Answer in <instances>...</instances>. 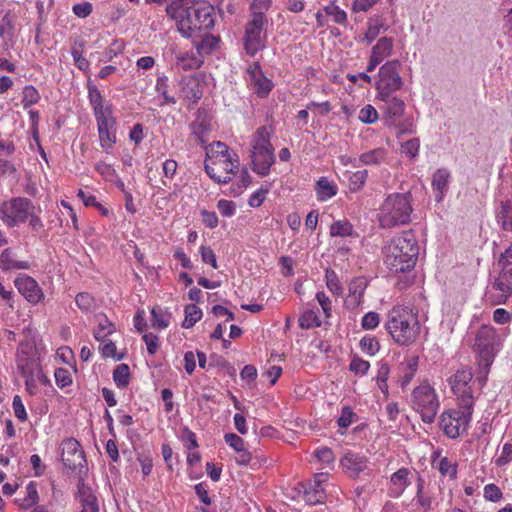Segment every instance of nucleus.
I'll return each instance as SVG.
<instances>
[{"instance_id": "13", "label": "nucleus", "mask_w": 512, "mask_h": 512, "mask_svg": "<svg viewBox=\"0 0 512 512\" xmlns=\"http://www.w3.org/2000/svg\"><path fill=\"white\" fill-rule=\"evenodd\" d=\"M266 23L265 14H251V19L246 24L244 36V48L248 55L254 56L265 47L264 27Z\"/></svg>"}, {"instance_id": "52", "label": "nucleus", "mask_w": 512, "mask_h": 512, "mask_svg": "<svg viewBox=\"0 0 512 512\" xmlns=\"http://www.w3.org/2000/svg\"><path fill=\"white\" fill-rule=\"evenodd\" d=\"M324 12L326 15L330 16L332 21L336 24L345 25L347 23V13L334 2L326 5Z\"/></svg>"}, {"instance_id": "49", "label": "nucleus", "mask_w": 512, "mask_h": 512, "mask_svg": "<svg viewBox=\"0 0 512 512\" xmlns=\"http://www.w3.org/2000/svg\"><path fill=\"white\" fill-rule=\"evenodd\" d=\"M151 316V322L154 328L163 330L170 324V315L159 307L152 308Z\"/></svg>"}, {"instance_id": "53", "label": "nucleus", "mask_w": 512, "mask_h": 512, "mask_svg": "<svg viewBox=\"0 0 512 512\" xmlns=\"http://www.w3.org/2000/svg\"><path fill=\"white\" fill-rule=\"evenodd\" d=\"M75 303L83 313L92 312L96 306L95 298L87 292L78 293L75 297Z\"/></svg>"}, {"instance_id": "37", "label": "nucleus", "mask_w": 512, "mask_h": 512, "mask_svg": "<svg viewBox=\"0 0 512 512\" xmlns=\"http://www.w3.org/2000/svg\"><path fill=\"white\" fill-rule=\"evenodd\" d=\"M440 457V451H435L433 453V466H435L439 473L443 477H448L451 480L456 479L457 477V468L458 465L456 462L451 461L447 457H441L438 462H436V458Z\"/></svg>"}, {"instance_id": "41", "label": "nucleus", "mask_w": 512, "mask_h": 512, "mask_svg": "<svg viewBox=\"0 0 512 512\" xmlns=\"http://www.w3.org/2000/svg\"><path fill=\"white\" fill-rule=\"evenodd\" d=\"M200 36L201 40L195 41L194 46L196 47V51L200 53L202 57L203 54H210L216 47H218L221 41L220 37H215L208 33Z\"/></svg>"}, {"instance_id": "36", "label": "nucleus", "mask_w": 512, "mask_h": 512, "mask_svg": "<svg viewBox=\"0 0 512 512\" xmlns=\"http://www.w3.org/2000/svg\"><path fill=\"white\" fill-rule=\"evenodd\" d=\"M315 192L317 200L320 202H325L337 194L338 187L334 181L329 180L327 177H321L316 182Z\"/></svg>"}, {"instance_id": "21", "label": "nucleus", "mask_w": 512, "mask_h": 512, "mask_svg": "<svg viewBox=\"0 0 512 512\" xmlns=\"http://www.w3.org/2000/svg\"><path fill=\"white\" fill-rule=\"evenodd\" d=\"M203 95L200 79L193 75L183 76L179 81V97L197 103Z\"/></svg>"}, {"instance_id": "31", "label": "nucleus", "mask_w": 512, "mask_h": 512, "mask_svg": "<svg viewBox=\"0 0 512 512\" xmlns=\"http://www.w3.org/2000/svg\"><path fill=\"white\" fill-rule=\"evenodd\" d=\"M450 177L451 174L446 168H440L433 174L432 189L437 202L442 201L445 197L448 191Z\"/></svg>"}, {"instance_id": "3", "label": "nucleus", "mask_w": 512, "mask_h": 512, "mask_svg": "<svg viewBox=\"0 0 512 512\" xmlns=\"http://www.w3.org/2000/svg\"><path fill=\"white\" fill-rule=\"evenodd\" d=\"M384 328L398 345H411L420 332L418 315L408 307L396 305L387 312Z\"/></svg>"}, {"instance_id": "38", "label": "nucleus", "mask_w": 512, "mask_h": 512, "mask_svg": "<svg viewBox=\"0 0 512 512\" xmlns=\"http://www.w3.org/2000/svg\"><path fill=\"white\" fill-rule=\"evenodd\" d=\"M95 320L97 325L94 329L93 336L97 341L103 342L108 336L115 332V326L105 314H97Z\"/></svg>"}, {"instance_id": "63", "label": "nucleus", "mask_w": 512, "mask_h": 512, "mask_svg": "<svg viewBox=\"0 0 512 512\" xmlns=\"http://www.w3.org/2000/svg\"><path fill=\"white\" fill-rule=\"evenodd\" d=\"M358 118L365 124H373L379 119V115L375 107L370 104L365 105L359 111Z\"/></svg>"}, {"instance_id": "30", "label": "nucleus", "mask_w": 512, "mask_h": 512, "mask_svg": "<svg viewBox=\"0 0 512 512\" xmlns=\"http://www.w3.org/2000/svg\"><path fill=\"white\" fill-rule=\"evenodd\" d=\"M413 501L418 507L422 508L425 512L433 509L434 505H438L434 495L425 489V482L422 477H418L416 483V494Z\"/></svg>"}, {"instance_id": "23", "label": "nucleus", "mask_w": 512, "mask_h": 512, "mask_svg": "<svg viewBox=\"0 0 512 512\" xmlns=\"http://www.w3.org/2000/svg\"><path fill=\"white\" fill-rule=\"evenodd\" d=\"M248 74L250 76L251 86L257 96L261 98L267 97L274 85L273 82L263 74L259 63H254L250 66Z\"/></svg>"}, {"instance_id": "32", "label": "nucleus", "mask_w": 512, "mask_h": 512, "mask_svg": "<svg viewBox=\"0 0 512 512\" xmlns=\"http://www.w3.org/2000/svg\"><path fill=\"white\" fill-rule=\"evenodd\" d=\"M29 268V262L18 260L17 255L12 248H6L2 251L0 255V269L3 272L27 270Z\"/></svg>"}, {"instance_id": "6", "label": "nucleus", "mask_w": 512, "mask_h": 512, "mask_svg": "<svg viewBox=\"0 0 512 512\" xmlns=\"http://www.w3.org/2000/svg\"><path fill=\"white\" fill-rule=\"evenodd\" d=\"M488 373L484 369H479V375L473 379L471 370L462 368L449 378V384L457 398L458 405L468 407V409L474 408L476 398L486 385Z\"/></svg>"}, {"instance_id": "40", "label": "nucleus", "mask_w": 512, "mask_h": 512, "mask_svg": "<svg viewBox=\"0 0 512 512\" xmlns=\"http://www.w3.org/2000/svg\"><path fill=\"white\" fill-rule=\"evenodd\" d=\"M93 114L97 126L117 125V119L114 116L113 105L111 103L93 110Z\"/></svg>"}, {"instance_id": "12", "label": "nucleus", "mask_w": 512, "mask_h": 512, "mask_svg": "<svg viewBox=\"0 0 512 512\" xmlns=\"http://www.w3.org/2000/svg\"><path fill=\"white\" fill-rule=\"evenodd\" d=\"M512 296V262L504 264L498 277L487 287L486 300L491 305L505 304Z\"/></svg>"}, {"instance_id": "50", "label": "nucleus", "mask_w": 512, "mask_h": 512, "mask_svg": "<svg viewBox=\"0 0 512 512\" xmlns=\"http://www.w3.org/2000/svg\"><path fill=\"white\" fill-rule=\"evenodd\" d=\"M185 318L182 327L188 329L195 325L202 317L201 309L195 304H189L184 310Z\"/></svg>"}, {"instance_id": "18", "label": "nucleus", "mask_w": 512, "mask_h": 512, "mask_svg": "<svg viewBox=\"0 0 512 512\" xmlns=\"http://www.w3.org/2000/svg\"><path fill=\"white\" fill-rule=\"evenodd\" d=\"M18 292L32 305L44 299V292L37 281L26 274L19 275L14 280Z\"/></svg>"}, {"instance_id": "24", "label": "nucleus", "mask_w": 512, "mask_h": 512, "mask_svg": "<svg viewBox=\"0 0 512 512\" xmlns=\"http://www.w3.org/2000/svg\"><path fill=\"white\" fill-rule=\"evenodd\" d=\"M368 459L358 453L347 451L340 459V465L345 473L356 478L367 468Z\"/></svg>"}, {"instance_id": "9", "label": "nucleus", "mask_w": 512, "mask_h": 512, "mask_svg": "<svg viewBox=\"0 0 512 512\" xmlns=\"http://www.w3.org/2000/svg\"><path fill=\"white\" fill-rule=\"evenodd\" d=\"M410 403L423 422H434L440 408V400L435 388L427 380L412 390Z\"/></svg>"}, {"instance_id": "45", "label": "nucleus", "mask_w": 512, "mask_h": 512, "mask_svg": "<svg viewBox=\"0 0 512 512\" xmlns=\"http://www.w3.org/2000/svg\"><path fill=\"white\" fill-rule=\"evenodd\" d=\"M88 90V100L89 104L93 110L97 108L104 107L105 105L110 104V102L106 101L101 93V91L90 81L87 83Z\"/></svg>"}, {"instance_id": "16", "label": "nucleus", "mask_w": 512, "mask_h": 512, "mask_svg": "<svg viewBox=\"0 0 512 512\" xmlns=\"http://www.w3.org/2000/svg\"><path fill=\"white\" fill-rule=\"evenodd\" d=\"M61 460L72 471H86V457L80 443L74 438L64 439L60 444Z\"/></svg>"}, {"instance_id": "10", "label": "nucleus", "mask_w": 512, "mask_h": 512, "mask_svg": "<svg viewBox=\"0 0 512 512\" xmlns=\"http://www.w3.org/2000/svg\"><path fill=\"white\" fill-rule=\"evenodd\" d=\"M473 409L461 407L448 409L442 412L439 425L444 435L450 439H457L467 433L472 420Z\"/></svg>"}, {"instance_id": "28", "label": "nucleus", "mask_w": 512, "mask_h": 512, "mask_svg": "<svg viewBox=\"0 0 512 512\" xmlns=\"http://www.w3.org/2000/svg\"><path fill=\"white\" fill-rule=\"evenodd\" d=\"M419 367V356L413 355L404 359L399 366L398 382L402 388L408 386Z\"/></svg>"}, {"instance_id": "5", "label": "nucleus", "mask_w": 512, "mask_h": 512, "mask_svg": "<svg viewBox=\"0 0 512 512\" xmlns=\"http://www.w3.org/2000/svg\"><path fill=\"white\" fill-rule=\"evenodd\" d=\"M468 337L473 351L477 354L478 368L489 372L502 345V340L496 329L488 324H483L478 328L470 326Z\"/></svg>"}, {"instance_id": "46", "label": "nucleus", "mask_w": 512, "mask_h": 512, "mask_svg": "<svg viewBox=\"0 0 512 512\" xmlns=\"http://www.w3.org/2000/svg\"><path fill=\"white\" fill-rule=\"evenodd\" d=\"M298 323L302 329H311L320 327L322 320L314 310H305L300 314Z\"/></svg>"}, {"instance_id": "25", "label": "nucleus", "mask_w": 512, "mask_h": 512, "mask_svg": "<svg viewBox=\"0 0 512 512\" xmlns=\"http://www.w3.org/2000/svg\"><path fill=\"white\" fill-rule=\"evenodd\" d=\"M16 366L21 375L29 376L41 366L34 356L32 348H19L16 354Z\"/></svg>"}, {"instance_id": "55", "label": "nucleus", "mask_w": 512, "mask_h": 512, "mask_svg": "<svg viewBox=\"0 0 512 512\" xmlns=\"http://www.w3.org/2000/svg\"><path fill=\"white\" fill-rule=\"evenodd\" d=\"M270 189L271 183H266L265 185H262L259 189H257L250 195L248 199V205L252 208L260 207L265 201Z\"/></svg>"}, {"instance_id": "51", "label": "nucleus", "mask_w": 512, "mask_h": 512, "mask_svg": "<svg viewBox=\"0 0 512 512\" xmlns=\"http://www.w3.org/2000/svg\"><path fill=\"white\" fill-rule=\"evenodd\" d=\"M367 177H368V171L365 169L358 170L355 172H350L349 177H348L349 189L352 192H357V191L361 190L367 181Z\"/></svg>"}, {"instance_id": "20", "label": "nucleus", "mask_w": 512, "mask_h": 512, "mask_svg": "<svg viewBox=\"0 0 512 512\" xmlns=\"http://www.w3.org/2000/svg\"><path fill=\"white\" fill-rule=\"evenodd\" d=\"M170 50L174 57L175 67L180 70H194L203 64V57L197 51L184 50L178 45H173Z\"/></svg>"}, {"instance_id": "54", "label": "nucleus", "mask_w": 512, "mask_h": 512, "mask_svg": "<svg viewBox=\"0 0 512 512\" xmlns=\"http://www.w3.org/2000/svg\"><path fill=\"white\" fill-rule=\"evenodd\" d=\"M352 232L353 226L347 220H338L330 226V235L333 237H348Z\"/></svg>"}, {"instance_id": "8", "label": "nucleus", "mask_w": 512, "mask_h": 512, "mask_svg": "<svg viewBox=\"0 0 512 512\" xmlns=\"http://www.w3.org/2000/svg\"><path fill=\"white\" fill-rule=\"evenodd\" d=\"M273 132L272 127L261 126L251 136L252 169L262 177L270 173L271 166L276 160L274 147L271 143Z\"/></svg>"}, {"instance_id": "17", "label": "nucleus", "mask_w": 512, "mask_h": 512, "mask_svg": "<svg viewBox=\"0 0 512 512\" xmlns=\"http://www.w3.org/2000/svg\"><path fill=\"white\" fill-rule=\"evenodd\" d=\"M205 171L217 183L223 182L224 143L217 141L206 147Z\"/></svg>"}, {"instance_id": "56", "label": "nucleus", "mask_w": 512, "mask_h": 512, "mask_svg": "<svg viewBox=\"0 0 512 512\" xmlns=\"http://www.w3.org/2000/svg\"><path fill=\"white\" fill-rule=\"evenodd\" d=\"M23 98H22V105L24 109H27L35 104H37L41 96L38 92V90L33 85H26L23 88Z\"/></svg>"}, {"instance_id": "42", "label": "nucleus", "mask_w": 512, "mask_h": 512, "mask_svg": "<svg viewBox=\"0 0 512 512\" xmlns=\"http://www.w3.org/2000/svg\"><path fill=\"white\" fill-rule=\"evenodd\" d=\"M497 220L503 230L512 232V198L501 204L497 213Z\"/></svg>"}, {"instance_id": "33", "label": "nucleus", "mask_w": 512, "mask_h": 512, "mask_svg": "<svg viewBox=\"0 0 512 512\" xmlns=\"http://www.w3.org/2000/svg\"><path fill=\"white\" fill-rule=\"evenodd\" d=\"M99 145L102 150L111 154L117 142V125L97 126Z\"/></svg>"}, {"instance_id": "64", "label": "nucleus", "mask_w": 512, "mask_h": 512, "mask_svg": "<svg viewBox=\"0 0 512 512\" xmlns=\"http://www.w3.org/2000/svg\"><path fill=\"white\" fill-rule=\"evenodd\" d=\"M94 168L106 181H113L117 177V172L114 167L104 161H98Z\"/></svg>"}, {"instance_id": "14", "label": "nucleus", "mask_w": 512, "mask_h": 512, "mask_svg": "<svg viewBox=\"0 0 512 512\" xmlns=\"http://www.w3.org/2000/svg\"><path fill=\"white\" fill-rule=\"evenodd\" d=\"M231 180L230 193L238 196L250 185L251 176L246 167L240 168L239 157L226 148V184Z\"/></svg>"}, {"instance_id": "22", "label": "nucleus", "mask_w": 512, "mask_h": 512, "mask_svg": "<svg viewBox=\"0 0 512 512\" xmlns=\"http://www.w3.org/2000/svg\"><path fill=\"white\" fill-rule=\"evenodd\" d=\"M413 478V470L402 467L391 474L389 478L390 487L388 489L389 496L393 498L400 497L405 490L411 485Z\"/></svg>"}, {"instance_id": "62", "label": "nucleus", "mask_w": 512, "mask_h": 512, "mask_svg": "<svg viewBox=\"0 0 512 512\" xmlns=\"http://www.w3.org/2000/svg\"><path fill=\"white\" fill-rule=\"evenodd\" d=\"M54 377H55L56 385L60 389L68 387V386L72 385V383H73L72 374L66 368H62V367L57 368L54 372Z\"/></svg>"}, {"instance_id": "11", "label": "nucleus", "mask_w": 512, "mask_h": 512, "mask_svg": "<svg viewBox=\"0 0 512 512\" xmlns=\"http://www.w3.org/2000/svg\"><path fill=\"white\" fill-rule=\"evenodd\" d=\"M400 67L399 60L386 61L380 66L375 82L377 98H387L402 88L404 81L400 76Z\"/></svg>"}, {"instance_id": "61", "label": "nucleus", "mask_w": 512, "mask_h": 512, "mask_svg": "<svg viewBox=\"0 0 512 512\" xmlns=\"http://www.w3.org/2000/svg\"><path fill=\"white\" fill-rule=\"evenodd\" d=\"M326 286L331 293L340 296L343 293V287L338 279L337 274L333 270H327L325 273Z\"/></svg>"}, {"instance_id": "29", "label": "nucleus", "mask_w": 512, "mask_h": 512, "mask_svg": "<svg viewBox=\"0 0 512 512\" xmlns=\"http://www.w3.org/2000/svg\"><path fill=\"white\" fill-rule=\"evenodd\" d=\"M367 288V280L364 277L354 278L348 288V296L346 303L351 308L358 307L362 301L364 292Z\"/></svg>"}, {"instance_id": "4", "label": "nucleus", "mask_w": 512, "mask_h": 512, "mask_svg": "<svg viewBox=\"0 0 512 512\" xmlns=\"http://www.w3.org/2000/svg\"><path fill=\"white\" fill-rule=\"evenodd\" d=\"M40 213L41 208L36 207L32 200L26 197H13L0 204V219L9 228L29 220L31 230L39 233L44 229Z\"/></svg>"}, {"instance_id": "15", "label": "nucleus", "mask_w": 512, "mask_h": 512, "mask_svg": "<svg viewBox=\"0 0 512 512\" xmlns=\"http://www.w3.org/2000/svg\"><path fill=\"white\" fill-rule=\"evenodd\" d=\"M384 102V113L385 119L388 126H396L398 134L414 133L415 126L412 121H405L399 124V120L402 118L405 110V103L402 99L390 94L387 98H378Z\"/></svg>"}, {"instance_id": "58", "label": "nucleus", "mask_w": 512, "mask_h": 512, "mask_svg": "<svg viewBox=\"0 0 512 512\" xmlns=\"http://www.w3.org/2000/svg\"><path fill=\"white\" fill-rule=\"evenodd\" d=\"M420 141L418 138H411L401 143V153L409 159H415L419 154Z\"/></svg>"}, {"instance_id": "43", "label": "nucleus", "mask_w": 512, "mask_h": 512, "mask_svg": "<svg viewBox=\"0 0 512 512\" xmlns=\"http://www.w3.org/2000/svg\"><path fill=\"white\" fill-rule=\"evenodd\" d=\"M326 498L324 488L309 483L304 489V500L307 504L316 505L323 503Z\"/></svg>"}, {"instance_id": "35", "label": "nucleus", "mask_w": 512, "mask_h": 512, "mask_svg": "<svg viewBox=\"0 0 512 512\" xmlns=\"http://www.w3.org/2000/svg\"><path fill=\"white\" fill-rule=\"evenodd\" d=\"M389 151L384 147H377L359 155L358 161L361 165H381L387 161Z\"/></svg>"}, {"instance_id": "59", "label": "nucleus", "mask_w": 512, "mask_h": 512, "mask_svg": "<svg viewBox=\"0 0 512 512\" xmlns=\"http://www.w3.org/2000/svg\"><path fill=\"white\" fill-rule=\"evenodd\" d=\"M360 348L361 350L370 355L374 356L376 353H378L380 349V344L378 340L374 336L366 335L360 340Z\"/></svg>"}, {"instance_id": "1", "label": "nucleus", "mask_w": 512, "mask_h": 512, "mask_svg": "<svg viewBox=\"0 0 512 512\" xmlns=\"http://www.w3.org/2000/svg\"><path fill=\"white\" fill-rule=\"evenodd\" d=\"M166 12L185 38L200 35L215 25L214 7L206 0H172Z\"/></svg>"}, {"instance_id": "7", "label": "nucleus", "mask_w": 512, "mask_h": 512, "mask_svg": "<svg viewBox=\"0 0 512 512\" xmlns=\"http://www.w3.org/2000/svg\"><path fill=\"white\" fill-rule=\"evenodd\" d=\"M412 211L410 193H391L380 205L377 219L382 228L406 225L411 221Z\"/></svg>"}, {"instance_id": "34", "label": "nucleus", "mask_w": 512, "mask_h": 512, "mask_svg": "<svg viewBox=\"0 0 512 512\" xmlns=\"http://www.w3.org/2000/svg\"><path fill=\"white\" fill-rule=\"evenodd\" d=\"M40 500L37 490V483L34 481L29 482L25 488V495L23 497L15 498L14 502L21 510H27L38 506Z\"/></svg>"}, {"instance_id": "19", "label": "nucleus", "mask_w": 512, "mask_h": 512, "mask_svg": "<svg viewBox=\"0 0 512 512\" xmlns=\"http://www.w3.org/2000/svg\"><path fill=\"white\" fill-rule=\"evenodd\" d=\"M394 49V39L383 36L372 46L371 54L367 64V72H373L378 65L392 55Z\"/></svg>"}, {"instance_id": "44", "label": "nucleus", "mask_w": 512, "mask_h": 512, "mask_svg": "<svg viewBox=\"0 0 512 512\" xmlns=\"http://www.w3.org/2000/svg\"><path fill=\"white\" fill-rule=\"evenodd\" d=\"M77 498L79 499L80 505L97 503L98 499L94 494L92 488L87 485L82 478L79 479Z\"/></svg>"}, {"instance_id": "47", "label": "nucleus", "mask_w": 512, "mask_h": 512, "mask_svg": "<svg viewBox=\"0 0 512 512\" xmlns=\"http://www.w3.org/2000/svg\"><path fill=\"white\" fill-rule=\"evenodd\" d=\"M113 381L118 388H125L130 382V368L127 364H119L113 371Z\"/></svg>"}, {"instance_id": "57", "label": "nucleus", "mask_w": 512, "mask_h": 512, "mask_svg": "<svg viewBox=\"0 0 512 512\" xmlns=\"http://www.w3.org/2000/svg\"><path fill=\"white\" fill-rule=\"evenodd\" d=\"M125 50V42L122 39L114 40L104 52V58L101 61L109 62L122 54Z\"/></svg>"}, {"instance_id": "39", "label": "nucleus", "mask_w": 512, "mask_h": 512, "mask_svg": "<svg viewBox=\"0 0 512 512\" xmlns=\"http://www.w3.org/2000/svg\"><path fill=\"white\" fill-rule=\"evenodd\" d=\"M386 29L387 27H385V22L382 17L369 19L363 41H366L367 44H371L380 35L381 31Z\"/></svg>"}, {"instance_id": "27", "label": "nucleus", "mask_w": 512, "mask_h": 512, "mask_svg": "<svg viewBox=\"0 0 512 512\" xmlns=\"http://www.w3.org/2000/svg\"><path fill=\"white\" fill-rule=\"evenodd\" d=\"M226 444L234 450L235 461L238 464L247 465L251 461V453L240 436L234 433H226Z\"/></svg>"}, {"instance_id": "2", "label": "nucleus", "mask_w": 512, "mask_h": 512, "mask_svg": "<svg viewBox=\"0 0 512 512\" xmlns=\"http://www.w3.org/2000/svg\"><path fill=\"white\" fill-rule=\"evenodd\" d=\"M419 254V246L415 235L405 231L394 237L383 249L384 264L394 274L412 270Z\"/></svg>"}, {"instance_id": "60", "label": "nucleus", "mask_w": 512, "mask_h": 512, "mask_svg": "<svg viewBox=\"0 0 512 512\" xmlns=\"http://www.w3.org/2000/svg\"><path fill=\"white\" fill-rule=\"evenodd\" d=\"M314 456L317 461L322 463L325 467H333L335 455L330 448L320 447L314 451Z\"/></svg>"}, {"instance_id": "48", "label": "nucleus", "mask_w": 512, "mask_h": 512, "mask_svg": "<svg viewBox=\"0 0 512 512\" xmlns=\"http://www.w3.org/2000/svg\"><path fill=\"white\" fill-rule=\"evenodd\" d=\"M178 169V163L174 159H166L162 164L161 183L169 187Z\"/></svg>"}, {"instance_id": "26", "label": "nucleus", "mask_w": 512, "mask_h": 512, "mask_svg": "<svg viewBox=\"0 0 512 512\" xmlns=\"http://www.w3.org/2000/svg\"><path fill=\"white\" fill-rule=\"evenodd\" d=\"M191 133L201 143L205 144V136L211 130V116L204 109L196 112V118L190 124Z\"/></svg>"}]
</instances>
